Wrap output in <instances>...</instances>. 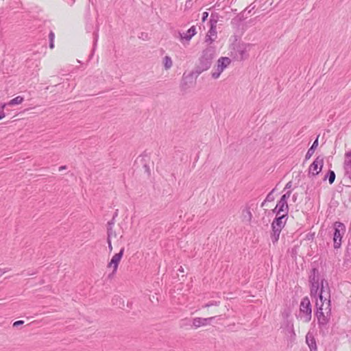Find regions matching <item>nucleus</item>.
<instances>
[{"label":"nucleus","instance_id":"58836bf2","mask_svg":"<svg viewBox=\"0 0 351 351\" xmlns=\"http://www.w3.org/2000/svg\"><path fill=\"white\" fill-rule=\"evenodd\" d=\"M291 186V182H289L287 184H286V186L285 188L286 189H289Z\"/></svg>","mask_w":351,"mask_h":351},{"label":"nucleus","instance_id":"72a5a7b5","mask_svg":"<svg viewBox=\"0 0 351 351\" xmlns=\"http://www.w3.org/2000/svg\"><path fill=\"white\" fill-rule=\"evenodd\" d=\"M5 117V114L3 110H0V120Z\"/></svg>","mask_w":351,"mask_h":351},{"label":"nucleus","instance_id":"2eb2a0df","mask_svg":"<svg viewBox=\"0 0 351 351\" xmlns=\"http://www.w3.org/2000/svg\"><path fill=\"white\" fill-rule=\"evenodd\" d=\"M216 38H217L216 29L214 27L211 26L208 34H206L205 42L206 43H208V45H210L213 43V42L215 40V39Z\"/></svg>","mask_w":351,"mask_h":351},{"label":"nucleus","instance_id":"c9c22d12","mask_svg":"<svg viewBox=\"0 0 351 351\" xmlns=\"http://www.w3.org/2000/svg\"><path fill=\"white\" fill-rule=\"evenodd\" d=\"M49 47L53 49L54 47L53 40L50 41Z\"/></svg>","mask_w":351,"mask_h":351},{"label":"nucleus","instance_id":"5701e85b","mask_svg":"<svg viewBox=\"0 0 351 351\" xmlns=\"http://www.w3.org/2000/svg\"><path fill=\"white\" fill-rule=\"evenodd\" d=\"M23 101V97L21 96H17L15 98L11 99L8 103V106H14L21 104Z\"/></svg>","mask_w":351,"mask_h":351},{"label":"nucleus","instance_id":"9b49d317","mask_svg":"<svg viewBox=\"0 0 351 351\" xmlns=\"http://www.w3.org/2000/svg\"><path fill=\"white\" fill-rule=\"evenodd\" d=\"M287 219V215L285 214H282L278 217H276L271 223L272 229L282 230L286 223Z\"/></svg>","mask_w":351,"mask_h":351},{"label":"nucleus","instance_id":"a211bd4d","mask_svg":"<svg viewBox=\"0 0 351 351\" xmlns=\"http://www.w3.org/2000/svg\"><path fill=\"white\" fill-rule=\"evenodd\" d=\"M309 282L311 284L319 283V271L317 269L314 268L312 269L309 276Z\"/></svg>","mask_w":351,"mask_h":351},{"label":"nucleus","instance_id":"7c9ffc66","mask_svg":"<svg viewBox=\"0 0 351 351\" xmlns=\"http://www.w3.org/2000/svg\"><path fill=\"white\" fill-rule=\"evenodd\" d=\"M108 245V249L109 252H111L112 251V241H107Z\"/></svg>","mask_w":351,"mask_h":351},{"label":"nucleus","instance_id":"393cba45","mask_svg":"<svg viewBox=\"0 0 351 351\" xmlns=\"http://www.w3.org/2000/svg\"><path fill=\"white\" fill-rule=\"evenodd\" d=\"M291 193L290 191H287L281 197L280 199L287 202V199L290 197Z\"/></svg>","mask_w":351,"mask_h":351},{"label":"nucleus","instance_id":"7ed1b4c3","mask_svg":"<svg viewBox=\"0 0 351 351\" xmlns=\"http://www.w3.org/2000/svg\"><path fill=\"white\" fill-rule=\"evenodd\" d=\"M333 243L334 248L339 249L341 245V241L343 234L346 232V226L339 221H336L333 224Z\"/></svg>","mask_w":351,"mask_h":351},{"label":"nucleus","instance_id":"aec40b11","mask_svg":"<svg viewBox=\"0 0 351 351\" xmlns=\"http://www.w3.org/2000/svg\"><path fill=\"white\" fill-rule=\"evenodd\" d=\"M318 146V138H317L311 145V147L308 149L306 156L305 158L306 160H308L314 154L315 149Z\"/></svg>","mask_w":351,"mask_h":351},{"label":"nucleus","instance_id":"f8f14e48","mask_svg":"<svg viewBox=\"0 0 351 351\" xmlns=\"http://www.w3.org/2000/svg\"><path fill=\"white\" fill-rule=\"evenodd\" d=\"M215 319V317L208 318L195 317L193 320V325L195 328L200 326H206L210 324V322Z\"/></svg>","mask_w":351,"mask_h":351},{"label":"nucleus","instance_id":"9d476101","mask_svg":"<svg viewBox=\"0 0 351 351\" xmlns=\"http://www.w3.org/2000/svg\"><path fill=\"white\" fill-rule=\"evenodd\" d=\"M288 211L289 206L287 202L282 199L278 202L275 208L273 210V212L276 213V215H280L281 213L287 215Z\"/></svg>","mask_w":351,"mask_h":351},{"label":"nucleus","instance_id":"ddd939ff","mask_svg":"<svg viewBox=\"0 0 351 351\" xmlns=\"http://www.w3.org/2000/svg\"><path fill=\"white\" fill-rule=\"evenodd\" d=\"M316 316L319 325L320 326H324L328 324L330 314H326L323 311L317 310Z\"/></svg>","mask_w":351,"mask_h":351},{"label":"nucleus","instance_id":"ea45409f","mask_svg":"<svg viewBox=\"0 0 351 351\" xmlns=\"http://www.w3.org/2000/svg\"><path fill=\"white\" fill-rule=\"evenodd\" d=\"M66 169V166H61L59 167V171H62Z\"/></svg>","mask_w":351,"mask_h":351},{"label":"nucleus","instance_id":"e433bc0d","mask_svg":"<svg viewBox=\"0 0 351 351\" xmlns=\"http://www.w3.org/2000/svg\"><path fill=\"white\" fill-rule=\"evenodd\" d=\"M8 270L0 269V276H2L4 273H5Z\"/></svg>","mask_w":351,"mask_h":351},{"label":"nucleus","instance_id":"a878e982","mask_svg":"<svg viewBox=\"0 0 351 351\" xmlns=\"http://www.w3.org/2000/svg\"><path fill=\"white\" fill-rule=\"evenodd\" d=\"M273 191H274V190H273L270 193H269V194L267 195V197H266V199H265V202H263L262 203V204H261V206H262V207H263V206H264L265 203V202H266V201H272V200H273V197L271 196V193H272V192H273Z\"/></svg>","mask_w":351,"mask_h":351},{"label":"nucleus","instance_id":"39448f33","mask_svg":"<svg viewBox=\"0 0 351 351\" xmlns=\"http://www.w3.org/2000/svg\"><path fill=\"white\" fill-rule=\"evenodd\" d=\"M231 60L228 57H221L217 62L214 71L211 73V76L216 80L220 77L221 73L230 64Z\"/></svg>","mask_w":351,"mask_h":351},{"label":"nucleus","instance_id":"cd10ccee","mask_svg":"<svg viewBox=\"0 0 351 351\" xmlns=\"http://www.w3.org/2000/svg\"><path fill=\"white\" fill-rule=\"evenodd\" d=\"M213 305L217 306V305H219V303L217 302H210V303H208V304H205L204 306V308H208V307L213 306Z\"/></svg>","mask_w":351,"mask_h":351},{"label":"nucleus","instance_id":"f3484780","mask_svg":"<svg viewBox=\"0 0 351 351\" xmlns=\"http://www.w3.org/2000/svg\"><path fill=\"white\" fill-rule=\"evenodd\" d=\"M249 45H243L240 46L238 49V53L239 54V59L244 60L248 57L247 51L249 50Z\"/></svg>","mask_w":351,"mask_h":351},{"label":"nucleus","instance_id":"c756f323","mask_svg":"<svg viewBox=\"0 0 351 351\" xmlns=\"http://www.w3.org/2000/svg\"><path fill=\"white\" fill-rule=\"evenodd\" d=\"M208 16V13L207 12H203L202 18V21L204 22L207 19Z\"/></svg>","mask_w":351,"mask_h":351},{"label":"nucleus","instance_id":"473e14b6","mask_svg":"<svg viewBox=\"0 0 351 351\" xmlns=\"http://www.w3.org/2000/svg\"><path fill=\"white\" fill-rule=\"evenodd\" d=\"M49 36L50 41L53 40L54 37H55L53 32H51Z\"/></svg>","mask_w":351,"mask_h":351},{"label":"nucleus","instance_id":"f03ea898","mask_svg":"<svg viewBox=\"0 0 351 351\" xmlns=\"http://www.w3.org/2000/svg\"><path fill=\"white\" fill-rule=\"evenodd\" d=\"M213 49L208 48L204 50L201 58H199V64L195 68V73L200 74L202 72L207 71L212 64V60L213 58Z\"/></svg>","mask_w":351,"mask_h":351},{"label":"nucleus","instance_id":"2f4dec72","mask_svg":"<svg viewBox=\"0 0 351 351\" xmlns=\"http://www.w3.org/2000/svg\"><path fill=\"white\" fill-rule=\"evenodd\" d=\"M114 223V218H113L110 221H108V228H110V227L113 228Z\"/></svg>","mask_w":351,"mask_h":351},{"label":"nucleus","instance_id":"423d86ee","mask_svg":"<svg viewBox=\"0 0 351 351\" xmlns=\"http://www.w3.org/2000/svg\"><path fill=\"white\" fill-rule=\"evenodd\" d=\"M343 167L345 178L349 180L351 183V151L345 154Z\"/></svg>","mask_w":351,"mask_h":351},{"label":"nucleus","instance_id":"a19ab883","mask_svg":"<svg viewBox=\"0 0 351 351\" xmlns=\"http://www.w3.org/2000/svg\"><path fill=\"white\" fill-rule=\"evenodd\" d=\"M324 290L327 292H328L327 290H328V288H326V289H324Z\"/></svg>","mask_w":351,"mask_h":351},{"label":"nucleus","instance_id":"0eeeda50","mask_svg":"<svg viewBox=\"0 0 351 351\" xmlns=\"http://www.w3.org/2000/svg\"><path fill=\"white\" fill-rule=\"evenodd\" d=\"M107 229V241H114L115 244L119 245L121 243V239L123 237L121 230L119 229L118 231H117L116 230H114L113 228L110 227L108 228Z\"/></svg>","mask_w":351,"mask_h":351},{"label":"nucleus","instance_id":"4c0bfd02","mask_svg":"<svg viewBox=\"0 0 351 351\" xmlns=\"http://www.w3.org/2000/svg\"><path fill=\"white\" fill-rule=\"evenodd\" d=\"M97 39H98V34L96 33V34H95V45H96Z\"/></svg>","mask_w":351,"mask_h":351},{"label":"nucleus","instance_id":"f257e3e1","mask_svg":"<svg viewBox=\"0 0 351 351\" xmlns=\"http://www.w3.org/2000/svg\"><path fill=\"white\" fill-rule=\"evenodd\" d=\"M324 282L327 285V282L322 279L321 280V290L319 293L318 299H316L315 306L317 310L323 311L326 314H330V294L324 290Z\"/></svg>","mask_w":351,"mask_h":351},{"label":"nucleus","instance_id":"f704fd0d","mask_svg":"<svg viewBox=\"0 0 351 351\" xmlns=\"http://www.w3.org/2000/svg\"><path fill=\"white\" fill-rule=\"evenodd\" d=\"M6 106H8V104H2L1 106V110H3V109L5 108Z\"/></svg>","mask_w":351,"mask_h":351},{"label":"nucleus","instance_id":"b1692460","mask_svg":"<svg viewBox=\"0 0 351 351\" xmlns=\"http://www.w3.org/2000/svg\"><path fill=\"white\" fill-rule=\"evenodd\" d=\"M327 177L328 178L329 183L332 184L335 180V172L333 171L330 170L328 173V175L325 177V179H326Z\"/></svg>","mask_w":351,"mask_h":351},{"label":"nucleus","instance_id":"6ab92c4d","mask_svg":"<svg viewBox=\"0 0 351 351\" xmlns=\"http://www.w3.org/2000/svg\"><path fill=\"white\" fill-rule=\"evenodd\" d=\"M311 295L314 297H319V293L321 290V283L311 284Z\"/></svg>","mask_w":351,"mask_h":351},{"label":"nucleus","instance_id":"20e7f679","mask_svg":"<svg viewBox=\"0 0 351 351\" xmlns=\"http://www.w3.org/2000/svg\"><path fill=\"white\" fill-rule=\"evenodd\" d=\"M311 305L308 298H304L300 305V313L298 317L304 322H308L311 319Z\"/></svg>","mask_w":351,"mask_h":351},{"label":"nucleus","instance_id":"bb28decb","mask_svg":"<svg viewBox=\"0 0 351 351\" xmlns=\"http://www.w3.org/2000/svg\"><path fill=\"white\" fill-rule=\"evenodd\" d=\"M255 8V5L253 4H250L249 6H247L244 12H247V13H251V12Z\"/></svg>","mask_w":351,"mask_h":351},{"label":"nucleus","instance_id":"dca6fc26","mask_svg":"<svg viewBox=\"0 0 351 351\" xmlns=\"http://www.w3.org/2000/svg\"><path fill=\"white\" fill-rule=\"evenodd\" d=\"M306 342L308 344L311 351H315L317 350V346L315 340L313 337V336L308 333L306 336Z\"/></svg>","mask_w":351,"mask_h":351},{"label":"nucleus","instance_id":"6e6552de","mask_svg":"<svg viewBox=\"0 0 351 351\" xmlns=\"http://www.w3.org/2000/svg\"><path fill=\"white\" fill-rule=\"evenodd\" d=\"M124 250H125L124 247H121L119 252L115 254L108 264V268L112 267V269H113L112 274H114L117 271L118 265H119V263L121 259L123 257Z\"/></svg>","mask_w":351,"mask_h":351},{"label":"nucleus","instance_id":"4be33fe9","mask_svg":"<svg viewBox=\"0 0 351 351\" xmlns=\"http://www.w3.org/2000/svg\"><path fill=\"white\" fill-rule=\"evenodd\" d=\"M281 230L272 229V233L271 234V239L273 243H276L280 237Z\"/></svg>","mask_w":351,"mask_h":351},{"label":"nucleus","instance_id":"412c9836","mask_svg":"<svg viewBox=\"0 0 351 351\" xmlns=\"http://www.w3.org/2000/svg\"><path fill=\"white\" fill-rule=\"evenodd\" d=\"M164 68L166 70H169L173 65V61L169 56H165L162 60Z\"/></svg>","mask_w":351,"mask_h":351},{"label":"nucleus","instance_id":"1a4fd4ad","mask_svg":"<svg viewBox=\"0 0 351 351\" xmlns=\"http://www.w3.org/2000/svg\"><path fill=\"white\" fill-rule=\"evenodd\" d=\"M324 164L323 158L318 156L315 158L313 162L310 165L308 169L309 173L313 176L317 175L322 170Z\"/></svg>","mask_w":351,"mask_h":351},{"label":"nucleus","instance_id":"c85d7f7f","mask_svg":"<svg viewBox=\"0 0 351 351\" xmlns=\"http://www.w3.org/2000/svg\"><path fill=\"white\" fill-rule=\"evenodd\" d=\"M23 323H24V322L23 320H19V321H16V322H14L13 326L14 327H17V326H19L20 325L23 324Z\"/></svg>","mask_w":351,"mask_h":351},{"label":"nucleus","instance_id":"4468645a","mask_svg":"<svg viewBox=\"0 0 351 351\" xmlns=\"http://www.w3.org/2000/svg\"><path fill=\"white\" fill-rule=\"evenodd\" d=\"M196 34V28L195 26L191 27L186 33H180L181 40H190L191 38Z\"/></svg>","mask_w":351,"mask_h":351}]
</instances>
